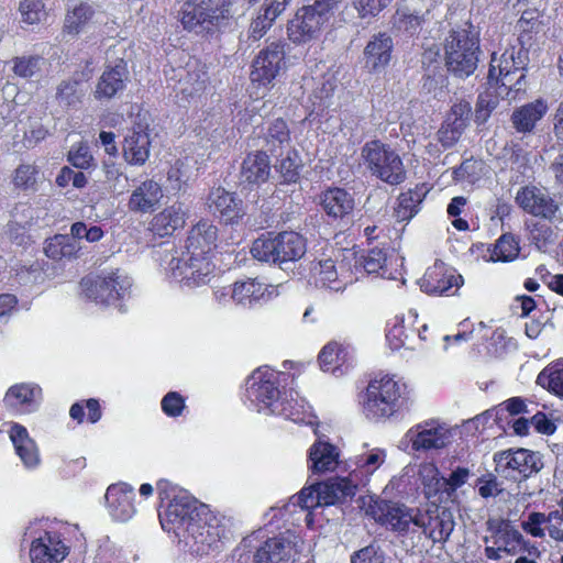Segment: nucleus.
Returning a JSON list of instances; mask_svg holds the SVG:
<instances>
[{
  "label": "nucleus",
  "instance_id": "obj_1",
  "mask_svg": "<svg viewBox=\"0 0 563 563\" xmlns=\"http://www.w3.org/2000/svg\"><path fill=\"white\" fill-rule=\"evenodd\" d=\"M156 488L159 498L158 518L165 531L177 536L183 531L198 545L197 551L202 552L221 540L223 526L216 516L199 508L196 499L167 479H159Z\"/></svg>",
  "mask_w": 563,
  "mask_h": 563
},
{
  "label": "nucleus",
  "instance_id": "obj_2",
  "mask_svg": "<svg viewBox=\"0 0 563 563\" xmlns=\"http://www.w3.org/2000/svg\"><path fill=\"white\" fill-rule=\"evenodd\" d=\"M218 233V227L209 219H201L192 225L185 250L169 262L173 278L188 287L208 284L214 271L211 256L217 249Z\"/></svg>",
  "mask_w": 563,
  "mask_h": 563
},
{
  "label": "nucleus",
  "instance_id": "obj_3",
  "mask_svg": "<svg viewBox=\"0 0 563 563\" xmlns=\"http://www.w3.org/2000/svg\"><path fill=\"white\" fill-rule=\"evenodd\" d=\"M288 374L275 371L268 366H260L247 377L246 397L257 407L258 411L268 410L272 413L283 415L292 421L299 420V413L283 397L286 395L282 382Z\"/></svg>",
  "mask_w": 563,
  "mask_h": 563
},
{
  "label": "nucleus",
  "instance_id": "obj_4",
  "mask_svg": "<svg viewBox=\"0 0 563 563\" xmlns=\"http://www.w3.org/2000/svg\"><path fill=\"white\" fill-rule=\"evenodd\" d=\"M178 4V22L197 35L216 34L232 16L233 0H181Z\"/></svg>",
  "mask_w": 563,
  "mask_h": 563
},
{
  "label": "nucleus",
  "instance_id": "obj_5",
  "mask_svg": "<svg viewBox=\"0 0 563 563\" xmlns=\"http://www.w3.org/2000/svg\"><path fill=\"white\" fill-rule=\"evenodd\" d=\"M407 405L406 385L393 375L373 377L364 391L362 409L367 419L379 421L398 415Z\"/></svg>",
  "mask_w": 563,
  "mask_h": 563
},
{
  "label": "nucleus",
  "instance_id": "obj_6",
  "mask_svg": "<svg viewBox=\"0 0 563 563\" xmlns=\"http://www.w3.org/2000/svg\"><path fill=\"white\" fill-rule=\"evenodd\" d=\"M444 64L450 74L467 78L477 68L481 54L479 38L466 29H454L444 41Z\"/></svg>",
  "mask_w": 563,
  "mask_h": 563
},
{
  "label": "nucleus",
  "instance_id": "obj_7",
  "mask_svg": "<svg viewBox=\"0 0 563 563\" xmlns=\"http://www.w3.org/2000/svg\"><path fill=\"white\" fill-rule=\"evenodd\" d=\"M287 23V36L294 44H305L316 38L327 24L341 0H305Z\"/></svg>",
  "mask_w": 563,
  "mask_h": 563
},
{
  "label": "nucleus",
  "instance_id": "obj_8",
  "mask_svg": "<svg viewBox=\"0 0 563 563\" xmlns=\"http://www.w3.org/2000/svg\"><path fill=\"white\" fill-rule=\"evenodd\" d=\"M306 249V239L297 232H267L253 242L251 253L258 261L282 264L300 260Z\"/></svg>",
  "mask_w": 563,
  "mask_h": 563
},
{
  "label": "nucleus",
  "instance_id": "obj_9",
  "mask_svg": "<svg viewBox=\"0 0 563 563\" xmlns=\"http://www.w3.org/2000/svg\"><path fill=\"white\" fill-rule=\"evenodd\" d=\"M361 155L366 168L377 179L390 186L406 181L407 170L402 158L389 144L371 140L363 145Z\"/></svg>",
  "mask_w": 563,
  "mask_h": 563
},
{
  "label": "nucleus",
  "instance_id": "obj_10",
  "mask_svg": "<svg viewBox=\"0 0 563 563\" xmlns=\"http://www.w3.org/2000/svg\"><path fill=\"white\" fill-rule=\"evenodd\" d=\"M528 63L529 55L520 48H507L498 59L494 53L487 75L488 86L504 88L505 96H508L510 90L525 78L523 71Z\"/></svg>",
  "mask_w": 563,
  "mask_h": 563
},
{
  "label": "nucleus",
  "instance_id": "obj_11",
  "mask_svg": "<svg viewBox=\"0 0 563 563\" xmlns=\"http://www.w3.org/2000/svg\"><path fill=\"white\" fill-rule=\"evenodd\" d=\"M132 284L119 268L103 275H87L80 280L81 292L91 301L113 305L124 298Z\"/></svg>",
  "mask_w": 563,
  "mask_h": 563
},
{
  "label": "nucleus",
  "instance_id": "obj_12",
  "mask_svg": "<svg viewBox=\"0 0 563 563\" xmlns=\"http://www.w3.org/2000/svg\"><path fill=\"white\" fill-rule=\"evenodd\" d=\"M287 44L274 41L263 47L252 60L250 79L256 87L267 88L286 68Z\"/></svg>",
  "mask_w": 563,
  "mask_h": 563
},
{
  "label": "nucleus",
  "instance_id": "obj_13",
  "mask_svg": "<svg viewBox=\"0 0 563 563\" xmlns=\"http://www.w3.org/2000/svg\"><path fill=\"white\" fill-rule=\"evenodd\" d=\"M495 472L509 481L522 482L538 473L542 463L537 454L527 449H508L494 454Z\"/></svg>",
  "mask_w": 563,
  "mask_h": 563
},
{
  "label": "nucleus",
  "instance_id": "obj_14",
  "mask_svg": "<svg viewBox=\"0 0 563 563\" xmlns=\"http://www.w3.org/2000/svg\"><path fill=\"white\" fill-rule=\"evenodd\" d=\"M463 284V276L441 260L429 266L419 279L421 291L430 296H454Z\"/></svg>",
  "mask_w": 563,
  "mask_h": 563
},
{
  "label": "nucleus",
  "instance_id": "obj_15",
  "mask_svg": "<svg viewBox=\"0 0 563 563\" xmlns=\"http://www.w3.org/2000/svg\"><path fill=\"white\" fill-rule=\"evenodd\" d=\"M70 548L62 530L46 529L32 540L30 559L32 563H60L69 555Z\"/></svg>",
  "mask_w": 563,
  "mask_h": 563
},
{
  "label": "nucleus",
  "instance_id": "obj_16",
  "mask_svg": "<svg viewBox=\"0 0 563 563\" xmlns=\"http://www.w3.org/2000/svg\"><path fill=\"white\" fill-rule=\"evenodd\" d=\"M415 526L433 543H445L454 530L455 522L451 511L438 505L426 510L416 509Z\"/></svg>",
  "mask_w": 563,
  "mask_h": 563
},
{
  "label": "nucleus",
  "instance_id": "obj_17",
  "mask_svg": "<svg viewBox=\"0 0 563 563\" xmlns=\"http://www.w3.org/2000/svg\"><path fill=\"white\" fill-rule=\"evenodd\" d=\"M415 512L402 504L385 499L375 500L368 507V514L377 523L400 536L407 534L410 525H415Z\"/></svg>",
  "mask_w": 563,
  "mask_h": 563
},
{
  "label": "nucleus",
  "instance_id": "obj_18",
  "mask_svg": "<svg viewBox=\"0 0 563 563\" xmlns=\"http://www.w3.org/2000/svg\"><path fill=\"white\" fill-rule=\"evenodd\" d=\"M206 203L209 211L225 225L239 224L246 214L244 202L238 194L221 186L210 189Z\"/></svg>",
  "mask_w": 563,
  "mask_h": 563
},
{
  "label": "nucleus",
  "instance_id": "obj_19",
  "mask_svg": "<svg viewBox=\"0 0 563 563\" xmlns=\"http://www.w3.org/2000/svg\"><path fill=\"white\" fill-rule=\"evenodd\" d=\"M319 206L328 219L338 224H347L354 214L355 198L344 188L327 187L319 195Z\"/></svg>",
  "mask_w": 563,
  "mask_h": 563
},
{
  "label": "nucleus",
  "instance_id": "obj_20",
  "mask_svg": "<svg viewBox=\"0 0 563 563\" xmlns=\"http://www.w3.org/2000/svg\"><path fill=\"white\" fill-rule=\"evenodd\" d=\"M151 144L150 123L139 117L123 141L124 161L131 166H143L150 158Z\"/></svg>",
  "mask_w": 563,
  "mask_h": 563
},
{
  "label": "nucleus",
  "instance_id": "obj_21",
  "mask_svg": "<svg viewBox=\"0 0 563 563\" xmlns=\"http://www.w3.org/2000/svg\"><path fill=\"white\" fill-rule=\"evenodd\" d=\"M313 278L318 287L333 291L344 290L349 284L354 283L351 261L344 258L339 264L331 258L320 261L313 268Z\"/></svg>",
  "mask_w": 563,
  "mask_h": 563
},
{
  "label": "nucleus",
  "instance_id": "obj_22",
  "mask_svg": "<svg viewBox=\"0 0 563 563\" xmlns=\"http://www.w3.org/2000/svg\"><path fill=\"white\" fill-rule=\"evenodd\" d=\"M272 165L268 154L263 150L246 153L240 167V183L253 190L266 184L271 177Z\"/></svg>",
  "mask_w": 563,
  "mask_h": 563
},
{
  "label": "nucleus",
  "instance_id": "obj_23",
  "mask_svg": "<svg viewBox=\"0 0 563 563\" xmlns=\"http://www.w3.org/2000/svg\"><path fill=\"white\" fill-rule=\"evenodd\" d=\"M393 52L394 41L387 32L374 34L363 51L364 67L371 74L384 71L391 62Z\"/></svg>",
  "mask_w": 563,
  "mask_h": 563
},
{
  "label": "nucleus",
  "instance_id": "obj_24",
  "mask_svg": "<svg viewBox=\"0 0 563 563\" xmlns=\"http://www.w3.org/2000/svg\"><path fill=\"white\" fill-rule=\"evenodd\" d=\"M515 201L525 212L545 219L553 218L559 209L555 200L536 186L521 187Z\"/></svg>",
  "mask_w": 563,
  "mask_h": 563
},
{
  "label": "nucleus",
  "instance_id": "obj_25",
  "mask_svg": "<svg viewBox=\"0 0 563 563\" xmlns=\"http://www.w3.org/2000/svg\"><path fill=\"white\" fill-rule=\"evenodd\" d=\"M388 247L384 243L383 247L373 246L360 257L354 256L352 272L354 282L369 275H376L383 278H394L393 273L387 266Z\"/></svg>",
  "mask_w": 563,
  "mask_h": 563
},
{
  "label": "nucleus",
  "instance_id": "obj_26",
  "mask_svg": "<svg viewBox=\"0 0 563 563\" xmlns=\"http://www.w3.org/2000/svg\"><path fill=\"white\" fill-rule=\"evenodd\" d=\"M291 0H264L252 18L247 36L251 41H260L263 38L271 27L275 24Z\"/></svg>",
  "mask_w": 563,
  "mask_h": 563
},
{
  "label": "nucleus",
  "instance_id": "obj_27",
  "mask_svg": "<svg viewBox=\"0 0 563 563\" xmlns=\"http://www.w3.org/2000/svg\"><path fill=\"white\" fill-rule=\"evenodd\" d=\"M408 434L415 451H429L444 448L450 432L439 422L430 420L417 424Z\"/></svg>",
  "mask_w": 563,
  "mask_h": 563
},
{
  "label": "nucleus",
  "instance_id": "obj_28",
  "mask_svg": "<svg viewBox=\"0 0 563 563\" xmlns=\"http://www.w3.org/2000/svg\"><path fill=\"white\" fill-rule=\"evenodd\" d=\"M542 34H544L542 13L538 9H526L515 24L519 48L529 55L530 49L538 45Z\"/></svg>",
  "mask_w": 563,
  "mask_h": 563
},
{
  "label": "nucleus",
  "instance_id": "obj_29",
  "mask_svg": "<svg viewBox=\"0 0 563 563\" xmlns=\"http://www.w3.org/2000/svg\"><path fill=\"white\" fill-rule=\"evenodd\" d=\"M106 501L111 517L118 521H126L135 512V493L132 486L125 483L112 484L106 492Z\"/></svg>",
  "mask_w": 563,
  "mask_h": 563
},
{
  "label": "nucleus",
  "instance_id": "obj_30",
  "mask_svg": "<svg viewBox=\"0 0 563 563\" xmlns=\"http://www.w3.org/2000/svg\"><path fill=\"white\" fill-rule=\"evenodd\" d=\"M129 80V70L123 63L106 66L98 79L93 96L97 100H110L123 92Z\"/></svg>",
  "mask_w": 563,
  "mask_h": 563
},
{
  "label": "nucleus",
  "instance_id": "obj_31",
  "mask_svg": "<svg viewBox=\"0 0 563 563\" xmlns=\"http://www.w3.org/2000/svg\"><path fill=\"white\" fill-rule=\"evenodd\" d=\"M317 504L333 506L352 499L356 493V485L349 477H333L316 485Z\"/></svg>",
  "mask_w": 563,
  "mask_h": 563
},
{
  "label": "nucleus",
  "instance_id": "obj_32",
  "mask_svg": "<svg viewBox=\"0 0 563 563\" xmlns=\"http://www.w3.org/2000/svg\"><path fill=\"white\" fill-rule=\"evenodd\" d=\"M163 198V188L154 179H146L136 186L129 198L128 208L131 212L148 213L155 210Z\"/></svg>",
  "mask_w": 563,
  "mask_h": 563
},
{
  "label": "nucleus",
  "instance_id": "obj_33",
  "mask_svg": "<svg viewBox=\"0 0 563 563\" xmlns=\"http://www.w3.org/2000/svg\"><path fill=\"white\" fill-rule=\"evenodd\" d=\"M431 190L428 183H418L415 187L401 191L396 199L394 214L398 221L409 222L421 209V203Z\"/></svg>",
  "mask_w": 563,
  "mask_h": 563
},
{
  "label": "nucleus",
  "instance_id": "obj_34",
  "mask_svg": "<svg viewBox=\"0 0 563 563\" xmlns=\"http://www.w3.org/2000/svg\"><path fill=\"white\" fill-rule=\"evenodd\" d=\"M41 394L37 386L21 383L11 386L4 395L3 405L14 413H30L37 407L36 397Z\"/></svg>",
  "mask_w": 563,
  "mask_h": 563
},
{
  "label": "nucleus",
  "instance_id": "obj_35",
  "mask_svg": "<svg viewBox=\"0 0 563 563\" xmlns=\"http://www.w3.org/2000/svg\"><path fill=\"white\" fill-rule=\"evenodd\" d=\"M187 213L180 203L167 206L156 213L150 221V230L159 238L170 236L175 231L183 229L186 223Z\"/></svg>",
  "mask_w": 563,
  "mask_h": 563
},
{
  "label": "nucleus",
  "instance_id": "obj_36",
  "mask_svg": "<svg viewBox=\"0 0 563 563\" xmlns=\"http://www.w3.org/2000/svg\"><path fill=\"white\" fill-rule=\"evenodd\" d=\"M292 558L291 543L283 537L267 538L255 549L253 563H290Z\"/></svg>",
  "mask_w": 563,
  "mask_h": 563
},
{
  "label": "nucleus",
  "instance_id": "obj_37",
  "mask_svg": "<svg viewBox=\"0 0 563 563\" xmlns=\"http://www.w3.org/2000/svg\"><path fill=\"white\" fill-rule=\"evenodd\" d=\"M548 103L542 98L516 108L510 117L514 129L518 133H531L537 123L547 114Z\"/></svg>",
  "mask_w": 563,
  "mask_h": 563
},
{
  "label": "nucleus",
  "instance_id": "obj_38",
  "mask_svg": "<svg viewBox=\"0 0 563 563\" xmlns=\"http://www.w3.org/2000/svg\"><path fill=\"white\" fill-rule=\"evenodd\" d=\"M339 449L330 442L316 441L308 452V468L313 474L333 472L339 464Z\"/></svg>",
  "mask_w": 563,
  "mask_h": 563
},
{
  "label": "nucleus",
  "instance_id": "obj_39",
  "mask_svg": "<svg viewBox=\"0 0 563 563\" xmlns=\"http://www.w3.org/2000/svg\"><path fill=\"white\" fill-rule=\"evenodd\" d=\"M9 437L23 465L27 468L36 467L40 464V453L26 428L14 423L10 429Z\"/></svg>",
  "mask_w": 563,
  "mask_h": 563
},
{
  "label": "nucleus",
  "instance_id": "obj_40",
  "mask_svg": "<svg viewBox=\"0 0 563 563\" xmlns=\"http://www.w3.org/2000/svg\"><path fill=\"white\" fill-rule=\"evenodd\" d=\"M350 358L349 347L336 341L327 343L318 355L320 368L332 374H343L350 365Z\"/></svg>",
  "mask_w": 563,
  "mask_h": 563
},
{
  "label": "nucleus",
  "instance_id": "obj_41",
  "mask_svg": "<svg viewBox=\"0 0 563 563\" xmlns=\"http://www.w3.org/2000/svg\"><path fill=\"white\" fill-rule=\"evenodd\" d=\"M262 137L268 151L274 154L290 144L291 131L286 120L276 118L266 123Z\"/></svg>",
  "mask_w": 563,
  "mask_h": 563
},
{
  "label": "nucleus",
  "instance_id": "obj_42",
  "mask_svg": "<svg viewBox=\"0 0 563 563\" xmlns=\"http://www.w3.org/2000/svg\"><path fill=\"white\" fill-rule=\"evenodd\" d=\"M492 540L495 545L503 549V552L515 555L518 551L526 549L527 542L523 536L508 525H499L492 529Z\"/></svg>",
  "mask_w": 563,
  "mask_h": 563
},
{
  "label": "nucleus",
  "instance_id": "obj_43",
  "mask_svg": "<svg viewBox=\"0 0 563 563\" xmlns=\"http://www.w3.org/2000/svg\"><path fill=\"white\" fill-rule=\"evenodd\" d=\"M93 16L95 10L91 4L87 2L76 4L71 10H68L65 15L64 33L69 35L79 34L87 27Z\"/></svg>",
  "mask_w": 563,
  "mask_h": 563
},
{
  "label": "nucleus",
  "instance_id": "obj_44",
  "mask_svg": "<svg viewBox=\"0 0 563 563\" xmlns=\"http://www.w3.org/2000/svg\"><path fill=\"white\" fill-rule=\"evenodd\" d=\"M426 22V14L410 9L408 5L398 8L394 15V25L408 36L417 35Z\"/></svg>",
  "mask_w": 563,
  "mask_h": 563
},
{
  "label": "nucleus",
  "instance_id": "obj_45",
  "mask_svg": "<svg viewBox=\"0 0 563 563\" xmlns=\"http://www.w3.org/2000/svg\"><path fill=\"white\" fill-rule=\"evenodd\" d=\"M77 252L78 247L75 240L66 234H56L47 239L44 246L45 255L53 261L73 258Z\"/></svg>",
  "mask_w": 563,
  "mask_h": 563
},
{
  "label": "nucleus",
  "instance_id": "obj_46",
  "mask_svg": "<svg viewBox=\"0 0 563 563\" xmlns=\"http://www.w3.org/2000/svg\"><path fill=\"white\" fill-rule=\"evenodd\" d=\"M14 189L36 192L40 186V168L35 164H20L12 174Z\"/></svg>",
  "mask_w": 563,
  "mask_h": 563
},
{
  "label": "nucleus",
  "instance_id": "obj_47",
  "mask_svg": "<svg viewBox=\"0 0 563 563\" xmlns=\"http://www.w3.org/2000/svg\"><path fill=\"white\" fill-rule=\"evenodd\" d=\"M520 253L519 239L511 233L501 234L490 250L493 262H512Z\"/></svg>",
  "mask_w": 563,
  "mask_h": 563
},
{
  "label": "nucleus",
  "instance_id": "obj_48",
  "mask_svg": "<svg viewBox=\"0 0 563 563\" xmlns=\"http://www.w3.org/2000/svg\"><path fill=\"white\" fill-rule=\"evenodd\" d=\"M69 417L78 424L84 423L85 420L95 424L102 417V408L96 398L82 399L70 406Z\"/></svg>",
  "mask_w": 563,
  "mask_h": 563
},
{
  "label": "nucleus",
  "instance_id": "obj_49",
  "mask_svg": "<svg viewBox=\"0 0 563 563\" xmlns=\"http://www.w3.org/2000/svg\"><path fill=\"white\" fill-rule=\"evenodd\" d=\"M503 95H505L504 88L492 86L478 95L475 106V121L477 123L481 124L487 121L493 110L497 107L499 97H503Z\"/></svg>",
  "mask_w": 563,
  "mask_h": 563
},
{
  "label": "nucleus",
  "instance_id": "obj_50",
  "mask_svg": "<svg viewBox=\"0 0 563 563\" xmlns=\"http://www.w3.org/2000/svg\"><path fill=\"white\" fill-rule=\"evenodd\" d=\"M302 162L296 150L288 152L287 156L279 161L277 170L280 176V184H297L301 177Z\"/></svg>",
  "mask_w": 563,
  "mask_h": 563
},
{
  "label": "nucleus",
  "instance_id": "obj_51",
  "mask_svg": "<svg viewBox=\"0 0 563 563\" xmlns=\"http://www.w3.org/2000/svg\"><path fill=\"white\" fill-rule=\"evenodd\" d=\"M421 484L424 496L428 499L435 498L443 493H448L444 477L439 470L433 466H426L421 471Z\"/></svg>",
  "mask_w": 563,
  "mask_h": 563
},
{
  "label": "nucleus",
  "instance_id": "obj_52",
  "mask_svg": "<svg viewBox=\"0 0 563 563\" xmlns=\"http://www.w3.org/2000/svg\"><path fill=\"white\" fill-rule=\"evenodd\" d=\"M466 126L467 121L446 115L438 132L439 142L445 148L452 147L460 140Z\"/></svg>",
  "mask_w": 563,
  "mask_h": 563
},
{
  "label": "nucleus",
  "instance_id": "obj_53",
  "mask_svg": "<svg viewBox=\"0 0 563 563\" xmlns=\"http://www.w3.org/2000/svg\"><path fill=\"white\" fill-rule=\"evenodd\" d=\"M263 286L255 279L236 282L232 288V299L242 305H251L253 301H257L263 297Z\"/></svg>",
  "mask_w": 563,
  "mask_h": 563
},
{
  "label": "nucleus",
  "instance_id": "obj_54",
  "mask_svg": "<svg viewBox=\"0 0 563 563\" xmlns=\"http://www.w3.org/2000/svg\"><path fill=\"white\" fill-rule=\"evenodd\" d=\"M537 383L563 398V367L547 366L538 375Z\"/></svg>",
  "mask_w": 563,
  "mask_h": 563
},
{
  "label": "nucleus",
  "instance_id": "obj_55",
  "mask_svg": "<svg viewBox=\"0 0 563 563\" xmlns=\"http://www.w3.org/2000/svg\"><path fill=\"white\" fill-rule=\"evenodd\" d=\"M19 12L22 22L29 25L38 24L46 18L43 0H21Z\"/></svg>",
  "mask_w": 563,
  "mask_h": 563
},
{
  "label": "nucleus",
  "instance_id": "obj_56",
  "mask_svg": "<svg viewBox=\"0 0 563 563\" xmlns=\"http://www.w3.org/2000/svg\"><path fill=\"white\" fill-rule=\"evenodd\" d=\"M43 57L40 55L16 56L11 59L12 71L20 78H31L40 71Z\"/></svg>",
  "mask_w": 563,
  "mask_h": 563
},
{
  "label": "nucleus",
  "instance_id": "obj_57",
  "mask_svg": "<svg viewBox=\"0 0 563 563\" xmlns=\"http://www.w3.org/2000/svg\"><path fill=\"white\" fill-rule=\"evenodd\" d=\"M80 82L76 79L63 80L56 89V100L59 104L71 107L81 101Z\"/></svg>",
  "mask_w": 563,
  "mask_h": 563
},
{
  "label": "nucleus",
  "instance_id": "obj_58",
  "mask_svg": "<svg viewBox=\"0 0 563 563\" xmlns=\"http://www.w3.org/2000/svg\"><path fill=\"white\" fill-rule=\"evenodd\" d=\"M528 239L538 250L545 251L554 243L555 234L549 224L536 222L530 228Z\"/></svg>",
  "mask_w": 563,
  "mask_h": 563
},
{
  "label": "nucleus",
  "instance_id": "obj_59",
  "mask_svg": "<svg viewBox=\"0 0 563 563\" xmlns=\"http://www.w3.org/2000/svg\"><path fill=\"white\" fill-rule=\"evenodd\" d=\"M161 409L168 418H178L187 409L186 397L178 391H168L161 400Z\"/></svg>",
  "mask_w": 563,
  "mask_h": 563
},
{
  "label": "nucleus",
  "instance_id": "obj_60",
  "mask_svg": "<svg viewBox=\"0 0 563 563\" xmlns=\"http://www.w3.org/2000/svg\"><path fill=\"white\" fill-rule=\"evenodd\" d=\"M415 334V330L407 328L404 321L396 322L386 333V340L391 350L398 351L407 345L410 335Z\"/></svg>",
  "mask_w": 563,
  "mask_h": 563
},
{
  "label": "nucleus",
  "instance_id": "obj_61",
  "mask_svg": "<svg viewBox=\"0 0 563 563\" xmlns=\"http://www.w3.org/2000/svg\"><path fill=\"white\" fill-rule=\"evenodd\" d=\"M393 0H353V7L358 18H376L384 11Z\"/></svg>",
  "mask_w": 563,
  "mask_h": 563
},
{
  "label": "nucleus",
  "instance_id": "obj_62",
  "mask_svg": "<svg viewBox=\"0 0 563 563\" xmlns=\"http://www.w3.org/2000/svg\"><path fill=\"white\" fill-rule=\"evenodd\" d=\"M67 161L78 169H89L93 165V156L90 154L88 146L82 143L70 148Z\"/></svg>",
  "mask_w": 563,
  "mask_h": 563
},
{
  "label": "nucleus",
  "instance_id": "obj_63",
  "mask_svg": "<svg viewBox=\"0 0 563 563\" xmlns=\"http://www.w3.org/2000/svg\"><path fill=\"white\" fill-rule=\"evenodd\" d=\"M351 563H385V555L378 548L371 544L354 552Z\"/></svg>",
  "mask_w": 563,
  "mask_h": 563
},
{
  "label": "nucleus",
  "instance_id": "obj_64",
  "mask_svg": "<svg viewBox=\"0 0 563 563\" xmlns=\"http://www.w3.org/2000/svg\"><path fill=\"white\" fill-rule=\"evenodd\" d=\"M545 525L549 536L555 541L563 542V509L545 515Z\"/></svg>",
  "mask_w": 563,
  "mask_h": 563
}]
</instances>
